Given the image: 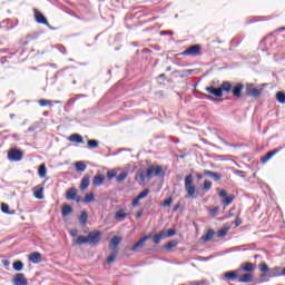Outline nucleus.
I'll list each match as a JSON object with an SVG mask.
<instances>
[{
  "instance_id": "obj_1",
  "label": "nucleus",
  "mask_w": 285,
  "mask_h": 285,
  "mask_svg": "<svg viewBox=\"0 0 285 285\" xmlns=\"http://www.w3.org/2000/svg\"><path fill=\"white\" fill-rule=\"evenodd\" d=\"M244 90V83L238 82L235 86H233V82L230 81H223L219 88H215L213 86L206 87V92L209 95H214V97H224V92L226 95H233V97H236L239 99L242 97V91Z\"/></svg>"
},
{
  "instance_id": "obj_2",
  "label": "nucleus",
  "mask_w": 285,
  "mask_h": 285,
  "mask_svg": "<svg viewBox=\"0 0 285 285\" xmlns=\"http://www.w3.org/2000/svg\"><path fill=\"white\" fill-rule=\"evenodd\" d=\"M193 175L189 174L185 177V190L187 193L186 197L190 199H195V193H197V188L195 187V185H193Z\"/></svg>"
},
{
  "instance_id": "obj_3",
  "label": "nucleus",
  "mask_w": 285,
  "mask_h": 285,
  "mask_svg": "<svg viewBox=\"0 0 285 285\" xmlns=\"http://www.w3.org/2000/svg\"><path fill=\"white\" fill-rule=\"evenodd\" d=\"M9 161H21L23 159V151L21 149L11 148L8 151Z\"/></svg>"
},
{
  "instance_id": "obj_4",
  "label": "nucleus",
  "mask_w": 285,
  "mask_h": 285,
  "mask_svg": "<svg viewBox=\"0 0 285 285\" xmlns=\"http://www.w3.org/2000/svg\"><path fill=\"white\" fill-rule=\"evenodd\" d=\"M90 246H97L101 239V232H90L87 236Z\"/></svg>"
},
{
  "instance_id": "obj_5",
  "label": "nucleus",
  "mask_w": 285,
  "mask_h": 285,
  "mask_svg": "<svg viewBox=\"0 0 285 285\" xmlns=\"http://www.w3.org/2000/svg\"><path fill=\"white\" fill-rule=\"evenodd\" d=\"M161 167L157 166H150L148 167L147 171H146V177L147 179H153L154 177H159V175H161Z\"/></svg>"
},
{
  "instance_id": "obj_6",
  "label": "nucleus",
  "mask_w": 285,
  "mask_h": 285,
  "mask_svg": "<svg viewBox=\"0 0 285 285\" xmlns=\"http://www.w3.org/2000/svg\"><path fill=\"white\" fill-rule=\"evenodd\" d=\"M246 95H247V97L257 98V97H259V95H262V90L256 88L255 85L248 83V85H246Z\"/></svg>"
},
{
  "instance_id": "obj_7",
  "label": "nucleus",
  "mask_w": 285,
  "mask_h": 285,
  "mask_svg": "<svg viewBox=\"0 0 285 285\" xmlns=\"http://www.w3.org/2000/svg\"><path fill=\"white\" fill-rule=\"evenodd\" d=\"M239 273H242V269H236V271H229L223 274V277L227 282H235V279H239Z\"/></svg>"
},
{
  "instance_id": "obj_8",
  "label": "nucleus",
  "mask_w": 285,
  "mask_h": 285,
  "mask_svg": "<svg viewBox=\"0 0 285 285\" xmlns=\"http://www.w3.org/2000/svg\"><path fill=\"white\" fill-rule=\"evenodd\" d=\"M12 284L13 285H28V278H26V274L23 273H18L14 275L12 278Z\"/></svg>"
},
{
  "instance_id": "obj_9",
  "label": "nucleus",
  "mask_w": 285,
  "mask_h": 285,
  "mask_svg": "<svg viewBox=\"0 0 285 285\" xmlns=\"http://www.w3.org/2000/svg\"><path fill=\"white\" fill-rule=\"evenodd\" d=\"M199 52H202V47L199 45H194V46L189 47L188 49H186L185 51H183V55H187L190 57H197V55H199Z\"/></svg>"
},
{
  "instance_id": "obj_10",
  "label": "nucleus",
  "mask_w": 285,
  "mask_h": 285,
  "mask_svg": "<svg viewBox=\"0 0 285 285\" xmlns=\"http://www.w3.org/2000/svg\"><path fill=\"white\" fill-rule=\"evenodd\" d=\"M238 282L239 284H250L253 282V273L247 272L243 275L239 273Z\"/></svg>"
},
{
  "instance_id": "obj_11",
  "label": "nucleus",
  "mask_w": 285,
  "mask_h": 285,
  "mask_svg": "<svg viewBox=\"0 0 285 285\" xmlns=\"http://www.w3.org/2000/svg\"><path fill=\"white\" fill-rule=\"evenodd\" d=\"M148 239H150V235H147L142 238H140L132 247L131 250L135 253L137 252L138 248H144L146 242H148Z\"/></svg>"
},
{
  "instance_id": "obj_12",
  "label": "nucleus",
  "mask_w": 285,
  "mask_h": 285,
  "mask_svg": "<svg viewBox=\"0 0 285 285\" xmlns=\"http://www.w3.org/2000/svg\"><path fill=\"white\" fill-rule=\"evenodd\" d=\"M255 268H257V265L253 264V263H243L240 265V268H238V271H244L245 273H253L255 271Z\"/></svg>"
},
{
  "instance_id": "obj_13",
  "label": "nucleus",
  "mask_w": 285,
  "mask_h": 285,
  "mask_svg": "<svg viewBox=\"0 0 285 285\" xmlns=\"http://www.w3.org/2000/svg\"><path fill=\"white\" fill-rule=\"evenodd\" d=\"M204 175H206V177H210V179H214V181H219V179H222V174L208 169L204 170Z\"/></svg>"
},
{
  "instance_id": "obj_14",
  "label": "nucleus",
  "mask_w": 285,
  "mask_h": 285,
  "mask_svg": "<svg viewBox=\"0 0 285 285\" xmlns=\"http://www.w3.org/2000/svg\"><path fill=\"white\" fill-rule=\"evenodd\" d=\"M35 19L37 23H41L42 26H48V19L43 17V14L39 11H35Z\"/></svg>"
},
{
  "instance_id": "obj_15",
  "label": "nucleus",
  "mask_w": 285,
  "mask_h": 285,
  "mask_svg": "<svg viewBox=\"0 0 285 285\" xmlns=\"http://www.w3.org/2000/svg\"><path fill=\"white\" fill-rule=\"evenodd\" d=\"M29 262H31L32 264H41V253H31L29 255Z\"/></svg>"
},
{
  "instance_id": "obj_16",
  "label": "nucleus",
  "mask_w": 285,
  "mask_h": 285,
  "mask_svg": "<svg viewBox=\"0 0 285 285\" xmlns=\"http://www.w3.org/2000/svg\"><path fill=\"white\" fill-rule=\"evenodd\" d=\"M66 199H68L69 202H75V199H77V189L69 188L66 193Z\"/></svg>"
},
{
  "instance_id": "obj_17",
  "label": "nucleus",
  "mask_w": 285,
  "mask_h": 285,
  "mask_svg": "<svg viewBox=\"0 0 285 285\" xmlns=\"http://www.w3.org/2000/svg\"><path fill=\"white\" fill-rule=\"evenodd\" d=\"M277 153H279V149H274L267 153L265 157L261 158L262 164H266L267 161H269V159H273V157H275Z\"/></svg>"
},
{
  "instance_id": "obj_18",
  "label": "nucleus",
  "mask_w": 285,
  "mask_h": 285,
  "mask_svg": "<svg viewBox=\"0 0 285 285\" xmlns=\"http://www.w3.org/2000/svg\"><path fill=\"white\" fill-rule=\"evenodd\" d=\"M154 244H160L161 239H166V230H161L153 236Z\"/></svg>"
},
{
  "instance_id": "obj_19",
  "label": "nucleus",
  "mask_w": 285,
  "mask_h": 285,
  "mask_svg": "<svg viewBox=\"0 0 285 285\" xmlns=\"http://www.w3.org/2000/svg\"><path fill=\"white\" fill-rule=\"evenodd\" d=\"M118 244H121V237L119 236H114L110 240V244H109V248L111 250H115L118 246Z\"/></svg>"
},
{
  "instance_id": "obj_20",
  "label": "nucleus",
  "mask_w": 285,
  "mask_h": 285,
  "mask_svg": "<svg viewBox=\"0 0 285 285\" xmlns=\"http://www.w3.org/2000/svg\"><path fill=\"white\" fill-rule=\"evenodd\" d=\"M69 141L72 144H83V137H81L79 134H73L69 136Z\"/></svg>"
},
{
  "instance_id": "obj_21",
  "label": "nucleus",
  "mask_w": 285,
  "mask_h": 285,
  "mask_svg": "<svg viewBox=\"0 0 285 285\" xmlns=\"http://www.w3.org/2000/svg\"><path fill=\"white\" fill-rule=\"evenodd\" d=\"M106 178L104 177V175H101V174H98V175H96L95 177H94V179H92V185L94 186H101L102 184H104V180H105Z\"/></svg>"
},
{
  "instance_id": "obj_22",
  "label": "nucleus",
  "mask_w": 285,
  "mask_h": 285,
  "mask_svg": "<svg viewBox=\"0 0 285 285\" xmlns=\"http://www.w3.org/2000/svg\"><path fill=\"white\" fill-rule=\"evenodd\" d=\"M125 217H128L126 209H119L115 215V219H117V222H124Z\"/></svg>"
},
{
  "instance_id": "obj_23",
  "label": "nucleus",
  "mask_w": 285,
  "mask_h": 285,
  "mask_svg": "<svg viewBox=\"0 0 285 285\" xmlns=\"http://www.w3.org/2000/svg\"><path fill=\"white\" fill-rule=\"evenodd\" d=\"M90 186V176H83L80 184V190H86Z\"/></svg>"
},
{
  "instance_id": "obj_24",
  "label": "nucleus",
  "mask_w": 285,
  "mask_h": 285,
  "mask_svg": "<svg viewBox=\"0 0 285 285\" xmlns=\"http://www.w3.org/2000/svg\"><path fill=\"white\" fill-rule=\"evenodd\" d=\"M33 197H36V199H43V187L33 188Z\"/></svg>"
},
{
  "instance_id": "obj_25",
  "label": "nucleus",
  "mask_w": 285,
  "mask_h": 285,
  "mask_svg": "<svg viewBox=\"0 0 285 285\" xmlns=\"http://www.w3.org/2000/svg\"><path fill=\"white\" fill-rule=\"evenodd\" d=\"M39 106H55V104H61V101L59 100H56V101H52V100H46V99H40L38 101Z\"/></svg>"
},
{
  "instance_id": "obj_26",
  "label": "nucleus",
  "mask_w": 285,
  "mask_h": 285,
  "mask_svg": "<svg viewBox=\"0 0 285 285\" xmlns=\"http://www.w3.org/2000/svg\"><path fill=\"white\" fill-rule=\"evenodd\" d=\"M213 237H215V230L208 229L206 235H204L202 237V239H203V242H210V239H213Z\"/></svg>"
},
{
  "instance_id": "obj_27",
  "label": "nucleus",
  "mask_w": 285,
  "mask_h": 285,
  "mask_svg": "<svg viewBox=\"0 0 285 285\" xmlns=\"http://www.w3.org/2000/svg\"><path fill=\"white\" fill-rule=\"evenodd\" d=\"M235 200V195H229L227 197H225L223 200H222V204L224 206H230V204H233V202Z\"/></svg>"
},
{
  "instance_id": "obj_28",
  "label": "nucleus",
  "mask_w": 285,
  "mask_h": 285,
  "mask_svg": "<svg viewBox=\"0 0 285 285\" xmlns=\"http://www.w3.org/2000/svg\"><path fill=\"white\" fill-rule=\"evenodd\" d=\"M1 210L6 215H14V210L10 212V206L8 204H6V203L1 204Z\"/></svg>"
},
{
  "instance_id": "obj_29",
  "label": "nucleus",
  "mask_w": 285,
  "mask_h": 285,
  "mask_svg": "<svg viewBox=\"0 0 285 285\" xmlns=\"http://www.w3.org/2000/svg\"><path fill=\"white\" fill-rule=\"evenodd\" d=\"M79 222H80L81 226H86V224L88 222V213L81 212V214L79 216Z\"/></svg>"
},
{
  "instance_id": "obj_30",
  "label": "nucleus",
  "mask_w": 285,
  "mask_h": 285,
  "mask_svg": "<svg viewBox=\"0 0 285 285\" xmlns=\"http://www.w3.org/2000/svg\"><path fill=\"white\" fill-rule=\"evenodd\" d=\"M76 244L78 246H81L83 244H88V236H82V235L78 236L77 239H76Z\"/></svg>"
},
{
  "instance_id": "obj_31",
  "label": "nucleus",
  "mask_w": 285,
  "mask_h": 285,
  "mask_svg": "<svg viewBox=\"0 0 285 285\" xmlns=\"http://www.w3.org/2000/svg\"><path fill=\"white\" fill-rule=\"evenodd\" d=\"M47 173H48V169H46V165L45 164L40 165V167L38 169L39 177H41V179H43V177H46Z\"/></svg>"
},
{
  "instance_id": "obj_32",
  "label": "nucleus",
  "mask_w": 285,
  "mask_h": 285,
  "mask_svg": "<svg viewBox=\"0 0 285 285\" xmlns=\"http://www.w3.org/2000/svg\"><path fill=\"white\" fill-rule=\"evenodd\" d=\"M72 213V207L70 205H65L62 207V217H68Z\"/></svg>"
},
{
  "instance_id": "obj_33",
  "label": "nucleus",
  "mask_w": 285,
  "mask_h": 285,
  "mask_svg": "<svg viewBox=\"0 0 285 285\" xmlns=\"http://www.w3.org/2000/svg\"><path fill=\"white\" fill-rule=\"evenodd\" d=\"M87 166L85 161H77L76 163V170L83 173L86 170Z\"/></svg>"
},
{
  "instance_id": "obj_34",
  "label": "nucleus",
  "mask_w": 285,
  "mask_h": 285,
  "mask_svg": "<svg viewBox=\"0 0 285 285\" xmlns=\"http://www.w3.org/2000/svg\"><path fill=\"white\" fill-rule=\"evenodd\" d=\"M116 259H117V249H114V252L107 258V264H112Z\"/></svg>"
},
{
  "instance_id": "obj_35",
  "label": "nucleus",
  "mask_w": 285,
  "mask_h": 285,
  "mask_svg": "<svg viewBox=\"0 0 285 285\" xmlns=\"http://www.w3.org/2000/svg\"><path fill=\"white\" fill-rule=\"evenodd\" d=\"M85 204H91V202H95V194L89 193L83 198Z\"/></svg>"
},
{
  "instance_id": "obj_36",
  "label": "nucleus",
  "mask_w": 285,
  "mask_h": 285,
  "mask_svg": "<svg viewBox=\"0 0 285 285\" xmlns=\"http://www.w3.org/2000/svg\"><path fill=\"white\" fill-rule=\"evenodd\" d=\"M179 244L178 240H170L165 245V248L167 250H170V248H176V246Z\"/></svg>"
},
{
  "instance_id": "obj_37",
  "label": "nucleus",
  "mask_w": 285,
  "mask_h": 285,
  "mask_svg": "<svg viewBox=\"0 0 285 285\" xmlns=\"http://www.w3.org/2000/svg\"><path fill=\"white\" fill-rule=\"evenodd\" d=\"M13 269H16L17 272L23 271V262H21V261L14 262L13 263Z\"/></svg>"
},
{
  "instance_id": "obj_38",
  "label": "nucleus",
  "mask_w": 285,
  "mask_h": 285,
  "mask_svg": "<svg viewBox=\"0 0 285 285\" xmlns=\"http://www.w3.org/2000/svg\"><path fill=\"white\" fill-rule=\"evenodd\" d=\"M276 99H277L278 104H285V94L282 91H278L276 94Z\"/></svg>"
},
{
  "instance_id": "obj_39",
  "label": "nucleus",
  "mask_w": 285,
  "mask_h": 285,
  "mask_svg": "<svg viewBox=\"0 0 285 285\" xmlns=\"http://www.w3.org/2000/svg\"><path fill=\"white\" fill-rule=\"evenodd\" d=\"M88 148H99V141L91 139L87 142Z\"/></svg>"
},
{
  "instance_id": "obj_40",
  "label": "nucleus",
  "mask_w": 285,
  "mask_h": 285,
  "mask_svg": "<svg viewBox=\"0 0 285 285\" xmlns=\"http://www.w3.org/2000/svg\"><path fill=\"white\" fill-rule=\"evenodd\" d=\"M126 177H128V173L122 171L117 176V181L121 184V181H126Z\"/></svg>"
},
{
  "instance_id": "obj_41",
  "label": "nucleus",
  "mask_w": 285,
  "mask_h": 285,
  "mask_svg": "<svg viewBox=\"0 0 285 285\" xmlns=\"http://www.w3.org/2000/svg\"><path fill=\"white\" fill-rule=\"evenodd\" d=\"M150 195V189H144L137 197L140 199H146Z\"/></svg>"
},
{
  "instance_id": "obj_42",
  "label": "nucleus",
  "mask_w": 285,
  "mask_h": 285,
  "mask_svg": "<svg viewBox=\"0 0 285 285\" xmlns=\"http://www.w3.org/2000/svg\"><path fill=\"white\" fill-rule=\"evenodd\" d=\"M210 188H213V183L210 180H205L203 185V189L208 191L210 190Z\"/></svg>"
},
{
  "instance_id": "obj_43",
  "label": "nucleus",
  "mask_w": 285,
  "mask_h": 285,
  "mask_svg": "<svg viewBox=\"0 0 285 285\" xmlns=\"http://www.w3.org/2000/svg\"><path fill=\"white\" fill-rule=\"evenodd\" d=\"M227 234H228V227H225L217 232V237H226Z\"/></svg>"
},
{
  "instance_id": "obj_44",
  "label": "nucleus",
  "mask_w": 285,
  "mask_h": 285,
  "mask_svg": "<svg viewBox=\"0 0 285 285\" xmlns=\"http://www.w3.org/2000/svg\"><path fill=\"white\" fill-rule=\"evenodd\" d=\"M259 271L262 273H268V265L266 263H261L259 264Z\"/></svg>"
},
{
  "instance_id": "obj_45",
  "label": "nucleus",
  "mask_w": 285,
  "mask_h": 285,
  "mask_svg": "<svg viewBox=\"0 0 285 285\" xmlns=\"http://www.w3.org/2000/svg\"><path fill=\"white\" fill-rule=\"evenodd\" d=\"M139 202H141V199L138 196L134 198L131 202L132 207L137 208V206H139Z\"/></svg>"
},
{
  "instance_id": "obj_46",
  "label": "nucleus",
  "mask_w": 285,
  "mask_h": 285,
  "mask_svg": "<svg viewBox=\"0 0 285 285\" xmlns=\"http://www.w3.org/2000/svg\"><path fill=\"white\" fill-rule=\"evenodd\" d=\"M174 235H177V230L175 229H168L166 232V237H174Z\"/></svg>"
},
{
  "instance_id": "obj_47",
  "label": "nucleus",
  "mask_w": 285,
  "mask_h": 285,
  "mask_svg": "<svg viewBox=\"0 0 285 285\" xmlns=\"http://www.w3.org/2000/svg\"><path fill=\"white\" fill-rule=\"evenodd\" d=\"M170 204H173V198L169 197L166 200H164L163 206L165 208H168V206H170Z\"/></svg>"
},
{
  "instance_id": "obj_48",
  "label": "nucleus",
  "mask_w": 285,
  "mask_h": 285,
  "mask_svg": "<svg viewBox=\"0 0 285 285\" xmlns=\"http://www.w3.org/2000/svg\"><path fill=\"white\" fill-rule=\"evenodd\" d=\"M218 196L224 199V197H228V193L225 190V189H222L219 193H218Z\"/></svg>"
},
{
  "instance_id": "obj_49",
  "label": "nucleus",
  "mask_w": 285,
  "mask_h": 285,
  "mask_svg": "<svg viewBox=\"0 0 285 285\" xmlns=\"http://www.w3.org/2000/svg\"><path fill=\"white\" fill-rule=\"evenodd\" d=\"M107 177H108V179H115V177H117V174H115L112 171H108Z\"/></svg>"
},
{
  "instance_id": "obj_50",
  "label": "nucleus",
  "mask_w": 285,
  "mask_h": 285,
  "mask_svg": "<svg viewBox=\"0 0 285 285\" xmlns=\"http://www.w3.org/2000/svg\"><path fill=\"white\" fill-rule=\"evenodd\" d=\"M210 215H217L219 213V207H214L209 210Z\"/></svg>"
},
{
  "instance_id": "obj_51",
  "label": "nucleus",
  "mask_w": 285,
  "mask_h": 285,
  "mask_svg": "<svg viewBox=\"0 0 285 285\" xmlns=\"http://www.w3.org/2000/svg\"><path fill=\"white\" fill-rule=\"evenodd\" d=\"M138 177H139L140 181H145V179L147 178L145 173L138 174Z\"/></svg>"
},
{
  "instance_id": "obj_52",
  "label": "nucleus",
  "mask_w": 285,
  "mask_h": 285,
  "mask_svg": "<svg viewBox=\"0 0 285 285\" xmlns=\"http://www.w3.org/2000/svg\"><path fill=\"white\" fill-rule=\"evenodd\" d=\"M77 233H78L77 229H71L70 232L71 237H77Z\"/></svg>"
},
{
  "instance_id": "obj_53",
  "label": "nucleus",
  "mask_w": 285,
  "mask_h": 285,
  "mask_svg": "<svg viewBox=\"0 0 285 285\" xmlns=\"http://www.w3.org/2000/svg\"><path fill=\"white\" fill-rule=\"evenodd\" d=\"M3 266H6V268H8V266H10V261L6 259L2 261Z\"/></svg>"
},
{
  "instance_id": "obj_54",
  "label": "nucleus",
  "mask_w": 285,
  "mask_h": 285,
  "mask_svg": "<svg viewBox=\"0 0 285 285\" xmlns=\"http://www.w3.org/2000/svg\"><path fill=\"white\" fill-rule=\"evenodd\" d=\"M173 210H174V213H177V210H179V204L175 205Z\"/></svg>"
},
{
  "instance_id": "obj_55",
  "label": "nucleus",
  "mask_w": 285,
  "mask_h": 285,
  "mask_svg": "<svg viewBox=\"0 0 285 285\" xmlns=\"http://www.w3.org/2000/svg\"><path fill=\"white\" fill-rule=\"evenodd\" d=\"M141 215H144V213H142V212H138V213L136 214V218L139 219V217H141Z\"/></svg>"
},
{
  "instance_id": "obj_56",
  "label": "nucleus",
  "mask_w": 285,
  "mask_h": 285,
  "mask_svg": "<svg viewBox=\"0 0 285 285\" xmlns=\"http://www.w3.org/2000/svg\"><path fill=\"white\" fill-rule=\"evenodd\" d=\"M158 79H166V75H165V73H160V75L158 76Z\"/></svg>"
},
{
  "instance_id": "obj_57",
  "label": "nucleus",
  "mask_w": 285,
  "mask_h": 285,
  "mask_svg": "<svg viewBox=\"0 0 285 285\" xmlns=\"http://www.w3.org/2000/svg\"><path fill=\"white\" fill-rule=\"evenodd\" d=\"M180 159H184L186 157V155H180L178 156Z\"/></svg>"
},
{
  "instance_id": "obj_58",
  "label": "nucleus",
  "mask_w": 285,
  "mask_h": 285,
  "mask_svg": "<svg viewBox=\"0 0 285 285\" xmlns=\"http://www.w3.org/2000/svg\"><path fill=\"white\" fill-rule=\"evenodd\" d=\"M166 70H167V72H170L171 68H170V67H167V69H166Z\"/></svg>"
},
{
  "instance_id": "obj_59",
  "label": "nucleus",
  "mask_w": 285,
  "mask_h": 285,
  "mask_svg": "<svg viewBox=\"0 0 285 285\" xmlns=\"http://www.w3.org/2000/svg\"><path fill=\"white\" fill-rule=\"evenodd\" d=\"M282 275H285V267L283 268Z\"/></svg>"
},
{
  "instance_id": "obj_60",
  "label": "nucleus",
  "mask_w": 285,
  "mask_h": 285,
  "mask_svg": "<svg viewBox=\"0 0 285 285\" xmlns=\"http://www.w3.org/2000/svg\"><path fill=\"white\" fill-rule=\"evenodd\" d=\"M236 226H239V220H236Z\"/></svg>"
},
{
  "instance_id": "obj_61",
  "label": "nucleus",
  "mask_w": 285,
  "mask_h": 285,
  "mask_svg": "<svg viewBox=\"0 0 285 285\" xmlns=\"http://www.w3.org/2000/svg\"><path fill=\"white\" fill-rule=\"evenodd\" d=\"M273 271H279V267L274 268Z\"/></svg>"
},
{
  "instance_id": "obj_62",
  "label": "nucleus",
  "mask_w": 285,
  "mask_h": 285,
  "mask_svg": "<svg viewBox=\"0 0 285 285\" xmlns=\"http://www.w3.org/2000/svg\"><path fill=\"white\" fill-rule=\"evenodd\" d=\"M198 179H202V175H198Z\"/></svg>"
},
{
  "instance_id": "obj_63",
  "label": "nucleus",
  "mask_w": 285,
  "mask_h": 285,
  "mask_svg": "<svg viewBox=\"0 0 285 285\" xmlns=\"http://www.w3.org/2000/svg\"><path fill=\"white\" fill-rule=\"evenodd\" d=\"M281 30H285V27H284V28H281Z\"/></svg>"
}]
</instances>
